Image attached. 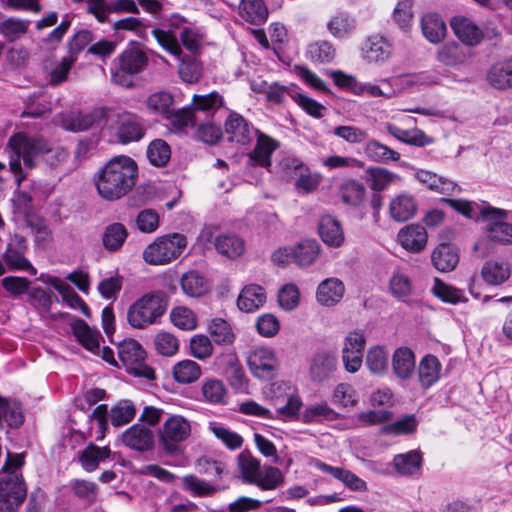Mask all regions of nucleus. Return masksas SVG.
Wrapping results in <instances>:
<instances>
[{
	"label": "nucleus",
	"mask_w": 512,
	"mask_h": 512,
	"mask_svg": "<svg viewBox=\"0 0 512 512\" xmlns=\"http://www.w3.org/2000/svg\"><path fill=\"white\" fill-rule=\"evenodd\" d=\"M366 346L364 331L356 329L350 331L343 340L341 350L342 361L345 370L349 373H356L363 363V351Z\"/></svg>",
	"instance_id": "1a4fd4ad"
},
{
	"label": "nucleus",
	"mask_w": 512,
	"mask_h": 512,
	"mask_svg": "<svg viewBox=\"0 0 512 512\" xmlns=\"http://www.w3.org/2000/svg\"><path fill=\"white\" fill-rule=\"evenodd\" d=\"M135 407L132 402L124 400L115 405L110 411L111 423L115 427L123 426L135 416Z\"/></svg>",
	"instance_id": "052dcab7"
},
{
	"label": "nucleus",
	"mask_w": 512,
	"mask_h": 512,
	"mask_svg": "<svg viewBox=\"0 0 512 512\" xmlns=\"http://www.w3.org/2000/svg\"><path fill=\"white\" fill-rule=\"evenodd\" d=\"M418 426V421L414 415H406L405 417L391 423L385 425L382 428L383 433L385 434H412L416 431Z\"/></svg>",
	"instance_id": "69168bd1"
},
{
	"label": "nucleus",
	"mask_w": 512,
	"mask_h": 512,
	"mask_svg": "<svg viewBox=\"0 0 512 512\" xmlns=\"http://www.w3.org/2000/svg\"><path fill=\"white\" fill-rule=\"evenodd\" d=\"M237 468L244 483L255 485L265 491L274 490L284 482L280 469L262 465L260 459L248 450L242 451L237 456Z\"/></svg>",
	"instance_id": "7ed1b4c3"
},
{
	"label": "nucleus",
	"mask_w": 512,
	"mask_h": 512,
	"mask_svg": "<svg viewBox=\"0 0 512 512\" xmlns=\"http://www.w3.org/2000/svg\"><path fill=\"white\" fill-rule=\"evenodd\" d=\"M422 456L418 451L411 450L404 454H398L393 459L395 470L402 476H411L421 469Z\"/></svg>",
	"instance_id": "ea45409f"
},
{
	"label": "nucleus",
	"mask_w": 512,
	"mask_h": 512,
	"mask_svg": "<svg viewBox=\"0 0 512 512\" xmlns=\"http://www.w3.org/2000/svg\"><path fill=\"white\" fill-rule=\"evenodd\" d=\"M313 465L319 471L332 476L334 479L340 481L348 489L357 492L367 491L366 482L359 478L356 474L344 467H334L326 464L321 460H315Z\"/></svg>",
	"instance_id": "a211bd4d"
},
{
	"label": "nucleus",
	"mask_w": 512,
	"mask_h": 512,
	"mask_svg": "<svg viewBox=\"0 0 512 512\" xmlns=\"http://www.w3.org/2000/svg\"><path fill=\"white\" fill-rule=\"evenodd\" d=\"M265 289L257 284L246 285L240 292L237 305L241 311L252 313L261 308L266 302Z\"/></svg>",
	"instance_id": "b1692460"
},
{
	"label": "nucleus",
	"mask_w": 512,
	"mask_h": 512,
	"mask_svg": "<svg viewBox=\"0 0 512 512\" xmlns=\"http://www.w3.org/2000/svg\"><path fill=\"white\" fill-rule=\"evenodd\" d=\"M24 463L20 454H8L0 476V512H16L26 498L27 489L17 469Z\"/></svg>",
	"instance_id": "f03ea898"
},
{
	"label": "nucleus",
	"mask_w": 512,
	"mask_h": 512,
	"mask_svg": "<svg viewBox=\"0 0 512 512\" xmlns=\"http://www.w3.org/2000/svg\"><path fill=\"white\" fill-rule=\"evenodd\" d=\"M422 33L431 43L441 42L446 35V25L438 14L429 13L421 21Z\"/></svg>",
	"instance_id": "e433bc0d"
},
{
	"label": "nucleus",
	"mask_w": 512,
	"mask_h": 512,
	"mask_svg": "<svg viewBox=\"0 0 512 512\" xmlns=\"http://www.w3.org/2000/svg\"><path fill=\"white\" fill-rule=\"evenodd\" d=\"M8 146L16 156V159L10 161V169L16 177L18 186H20L25 179L20 159L23 160L25 167L34 168L38 159L42 157L45 151H48V142L42 137L19 132L9 139Z\"/></svg>",
	"instance_id": "20e7f679"
},
{
	"label": "nucleus",
	"mask_w": 512,
	"mask_h": 512,
	"mask_svg": "<svg viewBox=\"0 0 512 512\" xmlns=\"http://www.w3.org/2000/svg\"><path fill=\"white\" fill-rule=\"evenodd\" d=\"M105 108H96L90 112H69L61 116V126L71 132H82L95 125H101L106 118Z\"/></svg>",
	"instance_id": "4468645a"
},
{
	"label": "nucleus",
	"mask_w": 512,
	"mask_h": 512,
	"mask_svg": "<svg viewBox=\"0 0 512 512\" xmlns=\"http://www.w3.org/2000/svg\"><path fill=\"white\" fill-rule=\"evenodd\" d=\"M390 214L393 219L404 222L411 219L417 211V204L410 194H400L390 203Z\"/></svg>",
	"instance_id": "72a5a7b5"
},
{
	"label": "nucleus",
	"mask_w": 512,
	"mask_h": 512,
	"mask_svg": "<svg viewBox=\"0 0 512 512\" xmlns=\"http://www.w3.org/2000/svg\"><path fill=\"white\" fill-rule=\"evenodd\" d=\"M365 365L369 372L376 376H383L389 368V354L383 346L369 348L365 358Z\"/></svg>",
	"instance_id": "c9c22d12"
},
{
	"label": "nucleus",
	"mask_w": 512,
	"mask_h": 512,
	"mask_svg": "<svg viewBox=\"0 0 512 512\" xmlns=\"http://www.w3.org/2000/svg\"><path fill=\"white\" fill-rule=\"evenodd\" d=\"M29 25V20L9 17L0 23V34H2L8 41L14 42L19 40L28 32Z\"/></svg>",
	"instance_id": "8fccbe9b"
},
{
	"label": "nucleus",
	"mask_w": 512,
	"mask_h": 512,
	"mask_svg": "<svg viewBox=\"0 0 512 512\" xmlns=\"http://www.w3.org/2000/svg\"><path fill=\"white\" fill-rule=\"evenodd\" d=\"M451 28L459 40L470 46L479 44L483 38L480 28L463 16L454 17L451 20Z\"/></svg>",
	"instance_id": "a878e982"
},
{
	"label": "nucleus",
	"mask_w": 512,
	"mask_h": 512,
	"mask_svg": "<svg viewBox=\"0 0 512 512\" xmlns=\"http://www.w3.org/2000/svg\"><path fill=\"white\" fill-rule=\"evenodd\" d=\"M201 367L193 360H182L173 367V377L176 382L190 384L197 381L201 376Z\"/></svg>",
	"instance_id": "c03bdc74"
},
{
	"label": "nucleus",
	"mask_w": 512,
	"mask_h": 512,
	"mask_svg": "<svg viewBox=\"0 0 512 512\" xmlns=\"http://www.w3.org/2000/svg\"><path fill=\"white\" fill-rule=\"evenodd\" d=\"M345 286L343 282L331 277L323 280L317 287L316 299L319 304L327 307L336 305L343 298Z\"/></svg>",
	"instance_id": "4be33fe9"
},
{
	"label": "nucleus",
	"mask_w": 512,
	"mask_h": 512,
	"mask_svg": "<svg viewBox=\"0 0 512 512\" xmlns=\"http://www.w3.org/2000/svg\"><path fill=\"white\" fill-rule=\"evenodd\" d=\"M365 198V187L356 180H348L341 186V199L351 206L360 205Z\"/></svg>",
	"instance_id": "4d7b16f0"
},
{
	"label": "nucleus",
	"mask_w": 512,
	"mask_h": 512,
	"mask_svg": "<svg viewBox=\"0 0 512 512\" xmlns=\"http://www.w3.org/2000/svg\"><path fill=\"white\" fill-rule=\"evenodd\" d=\"M427 232L421 225L412 224L400 230L398 240L403 248L410 252H420L427 243Z\"/></svg>",
	"instance_id": "393cba45"
},
{
	"label": "nucleus",
	"mask_w": 512,
	"mask_h": 512,
	"mask_svg": "<svg viewBox=\"0 0 512 512\" xmlns=\"http://www.w3.org/2000/svg\"><path fill=\"white\" fill-rule=\"evenodd\" d=\"M442 365L434 355L427 354L419 362L418 379L424 389L433 386L439 379Z\"/></svg>",
	"instance_id": "7c9ffc66"
},
{
	"label": "nucleus",
	"mask_w": 512,
	"mask_h": 512,
	"mask_svg": "<svg viewBox=\"0 0 512 512\" xmlns=\"http://www.w3.org/2000/svg\"><path fill=\"white\" fill-rule=\"evenodd\" d=\"M511 275L510 264L502 259L486 261L481 268V277L485 283L499 286L505 283Z\"/></svg>",
	"instance_id": "5701e85b"
},
{
	"label": "nucleus",
	"mask_w": 512,
	"mask_h": 512,
	"mask_svg": "<svg viewBox=\"0 0 512 512\" xmlns=\"http://www.w3.org/2000/svg\"><path fill=\"white\" fill-rule=\"evenodd\" d=\"M191 435V423L182 415H169L158 430L159 444L170 455L180 452L179 444Z\"/></svg>",
	"instance_id": "0eeeda50"
},
{
	"label": "nucleus",
	"mask_w": 512,
	"mask_h": 512,
	"mask_svg": "<svg viewBox=\"0 0 512 512\" xmlns=\"http://www.w3.org/2000/svg\"><path fill=\"white\" fill-rule=\"evenodd\" d=\"M0 420H4L10 427L20 426L23 416L19 405L0 396Z\"/></svg>",
	"instance_id": "680f3d73"
},
{
	"label": "nucleus",
	"mask_w": 512,
	"mask_h": 512,
	"mask_svg": "<svg viewBox=\"0 0 512 512\" xmlns=\"http://www.w3.org/2000/svg\"><path fill=\"white\" fill-rule=\"evenodd\" d=\"M147 157L156 167L165 166L171 157L170 146L162 139L152 141L147 148Z\"/></svg>",
	"instance_id": "5fc2aeb1"
},
{
	"label": "nucleus",
	"mask_w": 512,
	"mask_h": 512,
	"mask_svg": "<svg viewBox=\"0 0 512 512\" xmlns=\"http://www.w3.org/2000/svg\"><path fill=\"white\" fill-rule=\"evenodd\" d=\"M318 232L322 241L331 247H339L344 242V233L340 222L331 215L321 217Z\"/></svg>",
	"instance_id": "c85d7f7f"
},
{
	"label": "nucleus",
	"mask_w": 512,
	"mask_h": 512,
	"mask_svg": "<svg viewBox=\"0 0 512 512\" xmlns=\"http://www.w3.org/2000/svg\"><path fill=\"white\" fill-rule=\"evenodd\" d=\"M391 366L394 375L399 380L411 379L416 368L414 352L406 346L397 348L392 355Z\"/></svg>",
	"instance_id": "412c9836"
},
{
	"label": "nucleus",
	"mask_w": 512,
	"mask_h": 512,
	"mask_svg": "<svg viewBox=\"0 0 512 512\" xmlns=\"http://www.w3.org/2000/svg\"><path fill=\"white\" fill-rule=\"evenodd\" d=\"M307 57L317 63L326 64L330 63L336 57V49L334 46L326 41L320 40L311 43L307 48Z\"/></svg>",
	"instance_id": "603ef678"
},
{
	"label": "nucleus",
	"mask_w": 512,
	"mask_h": 512,
	"mask_svg": "<svg viewBox=\"0 0 512 512\" xmlns=\"http://www.w3.org/2000/svg\"><path fill=\"white\" fill-rule=\"evenodd\" d=\"M251 373L261 380L273 379L279 369V360L275 352L267 347L253 349L247 359Z\"/></svg>",
	"instance_id": "9b49d317"
},
{
	"label": "nucleus",
	"mask_w": 512,
	"mask_h": 512,
	"mask_svg": "<svg viewBox=\"0 0 512 512\" xmlns=\"http://www.w3.org/2000/svg\"><path fill=\"white\" fill-rule=\"evenodd\" d=\"M487 81L495 89L506 90L512 87V58L494 63L487 72Z\"/></svg>",
	"instance_id": "bb28decb"
},
{
	"label": "nucleus",
	"mask_w": 512,
	"mask_h": 512,
	"mask_svg": "<svg viewBox=\"0 0 512 512\" xmlns=\"http://www.w3.org/2000/svg\"><path fill=\"white\" fill-rule=\"evenodd\" d=\"M255 136L256 144L248 153V164L250 166H260L268 169L272 163L271 157L280 147V143L261 131H258Z\"/></svg>",
	"instance_id": "2eb2a0df"
},
{
	"label": "nucleus",
	"mask_w": 512,
	"mask_h": 512,
	"mask_svg": "<svg viewBox=\"0 0 512 512\" xmlns=\"http://www.w3.org/2000/svg\"><path fill=\"white\" fill-rule=\"evenodd\" d=\"M300 292L296 285L286 284L278 293V303L286 311H292L299 305Z\"/></svg>",
	"instance_id": "338daca9"
},
{
	"label": "nucleus",
	"mask_w": 512,
	"mask_h": 512,
	"mask_svg": "<svg viewBox=\"0 0 512 512\" xmlns=\"http://www.w3.org/2000/svg\"><path fill=\"white\" fill-rule=\"evenodd\" d=\"M481 215L490 240L504 244L512 243V224L506 222V211L489 207L484 208Z\"/></svg>",
	"instance_id": "9d476101"
},
{
	"label": "nucleus",
	"mask_w": 512,
	"mask_h": 512,
	"mask_svg": "<svg viewBox=\"0 0 512 512\" xmlns=\"http://www.w3.org/2000/svg\"><path fill=\"white\" fill-rule=\"evenodd\" d=\"M168 306L163 291H153L133 302L127 311V322L135 329H146L162 317Z\"/></svg>",
	"instance_id": "39448f33"
},
{
	"label": "nucleus",
	"mask_w": 512,
	"mask_h": 512,
	"mask_svg": "<svg viewBox=\"0 0 512 512\" xmlns=\"http://www.w3.org/2000/svg\"><path fill=\"white\" fill-rule=\"evenodd\" d=\"M186 245V238L181 234L161 236L145 248L143 258L151 265H165L178 258Z\"/></svg>",
	"instance_id": "423d86ee"
},
{
	"label": "nucleus",
	"mask_w": 512,
	"mask_h": 512,
	"mask_svg": "<svg viewBox=\"0 0 512 512\" xmlns=\"http://www.w3.org/2000/svg\"><path fill=\"white\" fill-rule=\"evenodd\" d=\"M432 292L436 297L450 304H457L465 300V296L461 290L447 285L438 278L434 279Z\"/></svg>",
	"instance_id": "bf43d9fd"
},
{
	"label": "nucleus",
	"mask_w": 512,
	"mask_h": 512,
	"mask_svg": "<svg viewBox=\"0 0 512 512\" xmlns=\"http://www.w3.org/2000/svg\"><path fill=\"white\" fill-rule=\"evenodd\" d=\"M364 153L370 160L379 163L398 161L400 158V154L398 152L376 140L367 142L364 148Z\"/></svg>",
	"instance_id": "09e8293b"
},
{
	"label": "nucleus",
	"mask_w": 512,
	"mask_h": 512,
	"mask_svg": "<svg viewBox=\"0 0 512 512\" xmlns=\"http://www.w3.org/2000/svg\"><path fill=\"white\" fill-rule=\"evenodd\" d=\"M337 418L338 413L325 402L309 405L299 415L300 421L306 424L323 420L333 421Z\"/></svg>",
	"instance_id": "58836bf2"
},
{
	"label": "nucleus",
	"mask_w": 512,
	"mask_h": 512,
	"mask_svg": "<svg viewBox=\"0 0 512 512\" xmlns=\"http://www.w3.org/2000/svg\"><path fill=\"white\" fill-rule=\"evenodd\" d=\"M136 162L124 155L115 156L94 176L98 194L105 200L114 201L126 195L135 185Z\"/></svg>",
	"instance_id": "f257e3e1"
},
{
	"label": "nucleus",
	"mask_w": 512,
	"mask_h": 512,
	"mask_svg": "<svg viewBox=\"0 0 512 512\" xmlns=\"http://www.w3.org/2000/svg\"><path fill=\"white\" fill-rule=\"evenodd\" d=\"M202 395L209 403L224 404L227 398V389L221 380L211 378L204 381Z\"/></svg>",
	"instance_id": "864d4df0"
},
{
	"label": "nucleus",
	"mask_w": 512,
	"mask_h": 512,
	"mask_svg": "<svg viewBox=\"0 0 512 512\" xmlns=\"http://www.w3.org/2000/svg\"><path fill=\"white\" fill-rule=\"evenodd\" d=\"M48 283L59 292L63 302L74 309H79L86 316L90 317L88 305L81 299V297L74 291V289L59 278L52 277Z\"/></svg>",
	"instance_id": "473e14b6"
},
{
	"label": "nucleus",
	"mask_w": 512,
	"mask_h": 512,
	"mask_svg": "<svg viewBox=\"0 0 512 512\" xmlns=\"http://www.w3.org/2000/svg\"><path fill=\"white\" fill-rule=\"evenodd\" d=\"M71 328L73 334L83 347L94 354L100 353V341L102 336L98 330L91 328L81 319L73 321Z\"/></svg>",
	"instance_id": "cd10ccee"
},
{
	"label": "nucleus",
	"mask_w": 512,
	"mask_h": 512,
	"mask_svg": "<svg viewBox=\"0 0 512 512\" xmlns=\"http://www.w3.org/2000/svg\"><path fill=\"white\" fill-rule=\"evenodd\" d=\"M208 332L214 342L219 345H230L234 342L235 334L230 324L223 318H213L208 325Z\"/></svg>",
	"instance_id": "de8ad7c7"
},
{
	"label": "nucleus",
	"mask_w": 512,
	"mask_h": 512,
	"mask_svg": "<svg viewBox=\"0 0 512 512\" xmlns=\"http://www.w3.org/2000/svg\"><path fill=\"white\" fill-rule=\"evenodd\" d=\"M154 433L144 424H134L122 434V442L129 448L144 452L154 446Z\"/></svg>",
	"instance_id": "6ab92c4d"
},
{
	"label": "nucleus",
	"mask_w": 512,
	"mask_h": 512,
	"mask_svg": "<svg viewBox=\"0 0 512 512\" xmlns=\"http://www.w3.org/2000/svg\"><path fill=\"white\" fill-rule=\"evenodd\" d=\"M144 133V124L137 115L124 113L118 116L117 137L121 143L139 141Z\"/></svg>",
	"instance_id": "aec40b11"
},
{
	"label": "nucleus",
	"mask_w": 512,
	"mask_h": 512,
	"mask_svg": "<svg viewBox=\"0 0 512 512\" xmlns=\"http://www.w3.org/2000/svg\"><path fill=\"white\" fill-rule=\"evenodd\" d=\"M389 289L395 298L406 301L413 293V283L407 273L397 269L390 277Z\"/></svg>",
	"instance_id": "a19ab883"
},
{
	"label": "nucleus",
	"mask_w": 512,
	"mask_h": 512,
	"mask_svg": "<svg viewBox=\"0 0 512 512\" xmlns=\"http://www.w3.org/2000/svg\"><path fill=\"white\" fill-rule=\"evenodd\" d=\"M320 245L316 240H305L292 251V258L299 266L312 264L319 255Z\"/></svg>",
	"instance_id": "49530a36"
},
{
	"label": "nucleus",
	"mask_w": 512,
	"mask_h": 512,
	"mask_svg": "<svg viewBox=\"0 0 512 512\" xmlns=\"http://www.w3.org/2000/svg\"><path fill=\"white\" fill-rule=\"evenodd\" d=\"M128 236L127 229L121 223L108 225L103 233L102 242L106 250L115 252L124 244Z\"/></svg>",
	"instance_id": "a18cd8bd"
},
{
	"label": "nucleus",
	"mask_w": 512,
	"mask_h": 512,
	"mask_svg": "<svg viewBox=\"0 0 512 512\" xmlns=\"http://www.w3.org/2000/svg\"><path fill=\"white\" fill-rule=\"evenodd\" d=\"M27 249V242L23 236L15 234L10 238L2 255L8 271H27L31 275L37 274V270L25 257Z\"/></svg>",
	"instance_id": "f8f14e48"
},
{
	"label": "nucleus",
	"mask_w": 512,
	"mask_h": 512,
	"mask_svg": "<svg viewBox=\"0 0 512 512\" xmlns=\"http://www.w3.org/2000/svg\"><path fill=\"white\" fill-rule=\"evenodd\" d=\"M392 417L393 413L385 409L367 410L356 415L358 423L365 427L385 424L389 422Z\"/></svg>",
	"instance_id": "0e129e2a"
},
{
	"label": "nucleus",
	"mask_w": 512,
	"mask_h": 512,
	"mask_svg": "<svg viewBox=\"0 0 512 512\" xmlns=\"http://www.w3.org/2000/svg\"><path fill=\"white\" fill-rule=\"evenodd\" d=\"M337 367V356L328 350L317 351L310 360L309 376L313 382L329 379Z\"/></svg>",
	"instance_id": "dca6fc26"
},
{
	"label": "nucleus",
	"mask_w": 512,
	"mask_h": 512,
	"mask_svg": "<svg viewBox=\"0 0 512 512\" xmlns=\"http://www.w3.org/2000/svg\"><path fill=\"white\" fill-rule=\"evenodd\" d=\"M240 12L247 22L259 25L268 17V10L262 0H242Z\"/></svg>",
	"instance_id": "79ce46f5"
},
{
	"label": "nucleus",
	"mask_w": 512,
	"mask_h": 512,
	"mask_svg": "<svg viewBox=\"0 0 512 512\" xmlns=\"http://www.w3.org/2000/svg\"><path fill=\"white\" fill-rule=\"evenodd\" d=\"M110 449L107 447H98L94 444L88 445L80 455L82 466L87 471H94L100 462L110 456Z\"/></svg>",
	"instance_id": "3c124183"
},
{
	"label": "nucleus",
	"mask_w": 512,
	"mask_h": 512,
	"mask_svg": "<svg viewBox=\"0 0 512 512\" xmlns=\"http://www.w3.org/2000/svg\"><path fill=\"white\" fill-rule=\"evenodd\" d=\"M214 246L218 253L230 259L241 256L245 250L244 241L233 234L219 235L215 239Z\"/></svg>",
	"instance_id": "4c0bfd02"
},
{
	"label": "nucleus",
	"mask_w": 512,
	"mask_h": 512,
	"mask_svg": "<svg viewBox=\"0 0 512 512\" xmlns=\"http://www.w3.org/2000/svg\"><path fill=\"white\" fill-rule=\"evenodd\" d=\"M170 319L174 326L181 330H193L197 326L194 312L184 306L175 307L170 313Z\"/></svg>",
	"instance_id": "13d9d810"
},
{
	"label": "nucleus",
	"mask_w": 512,
	"mask_h": 512,
	"mask_svg": "<svg viewBox=\"0 0 512 512\" xmlns=\"http://www.w3.org/2000/svg\"><path fill=\"white\" fill-rule=\"evenodd\" d=\"M392 55V45L383 36H369L361 45V56L368 63L381 64Z\"/></svg>",
	"instance_id": "f3484780"
},
{
	"label": "nucleus",
	"mask_w": 512,
	"mask_h": 512,
	"mask_svg": "<svg viewBox=\"0 0 512 512\" xmlns=\"http://www.w3.org/2000/svg\"><path fill=\"white\" fill-rule=\"evenodd\" d=\"M181 287L190 297H201L209 290L207 280L196 271H189L182 276Z\"/></svg>",
	"instance_id": "37998d69"
},
{
	"label": "nucleus",
	"mask_w": 512,
	"mask_h": 512,
	"mask_svg": "<svg viewBox=\"0 0 512 512\" xmlns=\"http://www.w3.org/2000/svg\"><path fill=\"white\" fill-rule=\"evenodd\" d=\"M148 63V57L144 51L139 48H128L118 57V65L122 71L128 75H137L141 73Z\"/></svg>",
	"instance_id": "c756f323"
},
{
	"label": "nucleus",
	"mask_w": 512,
	"mask_h": 512,
	"mask_svg": "<svg viewBox=\"0 0 512 512\" xmlns=\"http://www.w3.org/2000/svg\"><path fill=\"white\" fill-rule=\"evenodd\" d=\"M398 178V175L385 168L375 167L367 170V181L370 188L374 191L384 190L389 184Z\"/></svg>",
	"instance_id": "6e6d98bb"
},
{
	"label": "nucleus",
	"mask_w": 512,
	"mask_h": 512,
	"mask_svg": "<svg viewBox=\"0 0 512 512\" xmlns=\"http://www.w3.org/2000/svg\"><path fill=\"white\" fill-rule=\"evenodd\" d=\"M154 345L158 353L163 356H172L179 349L178 339L168 332L158 333L154 338Z\"/></svg>",
	"instance_id": "774afa93"
},
{
	"label": "nucleus",
	"mask_w": 512,
	"mask_h": 512,
	"mask_svg": "<svg viewBox=\"0 0 512 512\" xmlns=\"http://www.w3.org/2000/svg\"><path fill=\"white\" fill-rule=\"evenodd\" d=\"M145 351L134 339H126L118 345V357L126 370L137 377L155 378L154 370L145 362Z\"/></svg>",
	"instance_id": "6e6552de"
},
{
	"label": "nucleus",
	"mask_w": 512,
	"mask_h": 512,
	"mask_svg": "<svg viewBox=\"0 0 512 512\" xmlns=\"http://www.w3.org/2000/svg\"><path fill=\"white\" fill-rule=\"evenodd\" d=\"M183 488L196 496H210L218 491V488L194 475H186L182 479Z\"/></svg>",
	"instance_id": "e2e57ef3"
},
{
	"label": "nucleus",
	"mask_w": 512,
	"mask_h": 512,
	"mask_svg": "<svg viewBox=\"0 0 512 512\" xmlns=\"http://www.w3.org/2000/svg\"><path fill=\"white\" fill-rule=\"evenodd\" d=\"M259 130L242 115L230 113L224 123L227 141L241 146L250 145Z\"/></svg>",
	"instance_id": "ddd939ff"
},
{
	"label": "nucleus",
	"mask_w": 512,
	"mask_h": 512,
	"mask_svg": "<svg viewBox=\"0 0 512 512\" xmlns=\"http://www.w3.org/2000/svg\"><path fill=\"white\" fill-rule=\"evenodd\" d=\"M432 263L441 272H449L455 269L459 256L456 250L448 244H440L432 253Z\"/></svg>",
	"instance_id": "f704fd0d"
},
{
	"label": "nucleus",
	"mask_w": 512,
	"mask_h": 512,
	"mask_svg": "<svg viewBox=\"0 0 512 512\" xmlns=\"http://www.w3.org/2000/svg\"><path fill=\"white\" fill-rule=\"evenodd\" d=\"M416 178L423 184L427 185L430 190L436 191L441 194H454L460 191V187L453 181L438 176L428 170H419L416 173Z\"/></svg>",
	"instance_id": "2f4dec72"
}]
</instances>
